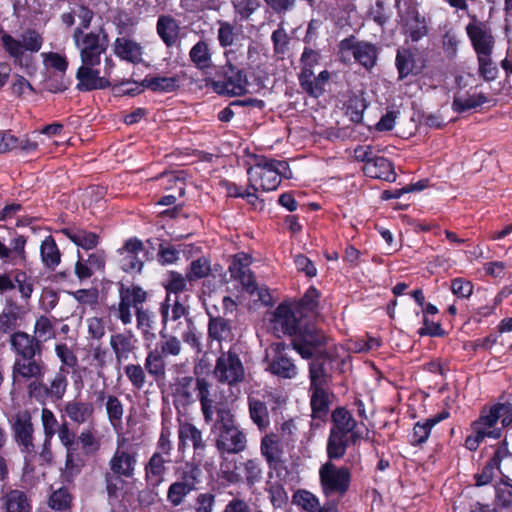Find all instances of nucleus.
Wrapping results in <instances>:
<instances>
[{"mask_svg":"<svg viewBox=\"0 0 512 512\" xmlns=\"http://www.w3.org/2000/svg\"><path fill=\"white\" fill-rule=\"evenodd\" d=\"M44 43V38L34 28L25 29L18 38L2 31L0 44L5 53L13 60L16 67L32 75L36 71L33 55L38 53Z\"/></svg>","mask_w":512,"mask_h":512,"instance_id":"obj_1","label":"nucleus"},{"mask_svg":"<svg viewBox=\"0 0 512 512\" xmlns=\"http://www.w3.org/2000/svg\"><path fill=\"white\" fill-rule=\"evenodd\" d=\"M501 419L503 426L512 423V406L508 403H500L484 411L478 420L472 424V434L466 437L465 446L470 451L478 449L480 443L486 438L498 439L501 429L496 425Z\"/></svg>","mask_w":512,"mask_h":512,"instance_id":"obj_2","label":"nucleus"},{"mask_svg":"<svg viewBox=\"0 0 512 512\" xmlns=\"http://www.w3.org/2000/svg\"><path fill=\"white\" fill-rule=\"evenodd\" d=\"M234 53L228 50L224 53L227 61L219 66L214 77L205 79L207 87L211 88L217 95L225 97L243 96L248 92V77L244 69L234 65L229 55Z\"/></svg>","mask_w":512,"mask_h":512,"instance_id":"obj_3","label":"nucleus"},{"mask_svg":"<svg viewBox=\"0 0 512 512\" xmlns=\"http://www.w3.org/2000/svg\"><path fill=\"white\" fill-rule=\"evenodd\" d=\"M216 448L222 453L238 454L247 446L246 434L235 424L232 413L222 412L219 421H215Z\"/></svg>","mask_w":512,"mask_h":512,"instance_id":"obj_4","label":"nucleus"},{"mask_svg":"<svg viewBox=\"0 0 512 512\" xmlns=\"http://www.w3.org/2000/svg\"><path fill=\"white\" fill-rule=\"evenodd\" d=\"M72 38L79 50L81 63L86 65H99L101 55L106 53L110 44L108 32L103 25L88 33L78 30L72 34Z\"/></svg>","mask_w":512,"mask_h":512,"instance_id":"obj_5","label":"nucleus"},{"mask_svg":"<svg viewBox=\"0 0 512 512\" xmlns=\"http://www.w3.org/2000/svg\"><path fill=\"white\" fill-rule=\"evenodd\" d=\"M254 164L247 169L249 187L254 191H274L280 185V177L274 164V158L254 155Z\"/></svg>","mask_w":512,"mask_h":512,"instance_id":"obj_6","label":"nucleus"},{"mask_svg":"<svg viewBox=\"0 0 512 512\" xmlns=\"http://www.w3.org/2000/svg\"><path fill=\"white\" fill-rule=\"evenodd\" d=\"M138 451L123 435H118L116 448L108 466L116 478H133L138 465Z\"/></svg>","mask_w":512,"mask_h":512,"instance_id":"obj_7","label":"nucleus"},{"mask_svg":"<svg viewBox=\"0 0 512 512\" xmlns=\"http://www.w3.org/2000/svg\"><path fill=\"white\" fill-rule=\"evenodd\" d=\"M119 302L111 307V312L123 325H129L133 321L132 309L135 314L137 310L143 309V303L147 299V293L136 285H121L118 290Z\"/></svg>","mask_w":512,"mask_h":512,"instance_id":"obj_8","label":"nucleus"},{"mask_svg":"<svg viewBox=\"0 0 512 512\" xmlns=\"http://www.w3.org/2000/svg\"><path fill=\"white\" fill-rule=\"evenodd\" d=\"M319 480L325 496L342 497L349 490L351 473L347 467H338L331 461H327L319 468Z\"/></svg>","mask_w":512,"mask_h":512,"instance_id":"obj_9","label":"nucleus"},{"mask_svg":"<svg viewBox=\"0 0 512 512\" xmlns=\"http://www.w3.org/2000/svg\"><path fill=\"white\" fill-rule=\"evenodd\" d=\"M338 49L343 61H345L344 55L351 53L355 62L368 71L372 70L377 64L379 48L372 42L358 40L354 35H349L340 40Z\"/></svg>","mask_w":512,"mask_h":512,"instance_id":"obj_10","label":"nucleus"},{"mask_svg":"<svg viewBox=\"0 0 512 512\" xmlns=\"http://www.w3.org/2000/svg\"><path fill=\"white\" fill-rule=\"evenodd\" d=\"M213 375L219 382L230 386L242 382L245 369L239 355L232 350L222 352L216 360Z\"/></svg>","mask_w":512,"mask_h":512,"instance_id":"obj_11","label":"nucleus"},{"mask_svg":"<svg viewBox=\"0 0 512 512\" xmlns=\"http://www.w3.org/2000/svg\"><path fill=\"white\" fill-rule=\"evenodd\" d=\"M253 262V258L246 253H238L233 257V261L229 266L231 276L239 280L243 288L250 294L258 292V297L262 302H267V292L263 289H258L256 280L250 266Z\"/></svg>","mask_w":512,"mask_h":512,"instance_id":"obj_12","label":"nucleus"},{"mask_svg":"<svg viewBox=\"0 0 512 512\" xmlns=\"http://www.w3.org/2000/svg\"><path fill=\"white\" fill-rule=\"evenodd\" d=\"M197 398L206 423L214 420V414H216L215 421H219L222 412L232 413L225 403L218 401L217 393L210 390V385L205 379H198Z\"/></svg>","mask_w":512,"mask_h":512,"instance_id":"obj_13","label":"nucleus"},{"mask_svg":"<svg viewBox=\"0 0 512 512\" xmlns=\"http://www.w3.org/2000/svg\"><path fill=\"white\" fill-rule=\"evenodd\" d=\"M395 66L398 72V80L401 81L422 74L425 68V60L422 59L417 48L401 47L396 52Z\"/></svg>","mask_w":512,"mask_h":512,"instance_id":"obj_14","label":"nucleus"},{"mask_svg":"<svg viewBox=\"0 0 512 512\" xmlns=\"http://www.w3.org/2000/svg\"><path fill=\"white\" fill-rule=\"evenodd\" d=\"M285 344L276 342L270 345L266 352L267 369L274 375L282 378H294L297 375V367L284 353Z\"/></svg>","mask_w":512,"mask_h":512,"instance_id":"obj_15","label":"nucleus"},{"mask_svg":"<svg viewBox=\"0 0 512 512\" xmlns=\"http://www.w3.org/2000/svg\"><path fill=\"white\" fill-rule=\"evenodd\" d=\"M160 314L163 330L170 326L174 332H180L182 326L186 324V319H190L188 308L180 302L178 296L172 298L170 295H166L165 301L160 307Z\"/></svg>","mask_w":512,"mask_h":512,"instance_id":"obj_16","label":"nucleus"},{"mask_svg":"<svg viewBox=\"0 0 512 512\" xmlns=\"http://www.w3.org/2000/svg\"><path fill=\"white\" fill-rule=\"evenodd\" d=\"M327 337L322 331L314 326H306L299 328L292 340L293 348L305 359H309L314 355L317 348L324 345Z\"/></svg>","mask_w":512,"mask_h":512,"instance_id":"obj_17","label":"nucleus"},{"mask_svg":"<svg viewBox=\"0 0 512 512\" xmlns=\"http://www.w3.org/2000/svg\"><path fill=\"white\" fill-rule=\"evenodd\" d=\"M399 16L403 33L407 35L412 42H418L428 34L425 17L420 14L415 5H408Z\"/></svg>","mask_w":512,"mask_h":512,"instance_id":"obj_18","label":"nucleus"},{"mask_svg":"<svg viewBox=\"0 0 512 512\" xmlns=\"http://www.w3.org/2000/svg\"><path fill=\"white\" fill-rule=\"evenodd\" d=\"M47 366L40 357L15 358L12 366L14 382L43 379Z\"/></svg>","mask_w":512,"mask_h":512,"instance_id":"obj_19","label":"nucleus"},{"mask_svg":"<svg viewBox=\"0 0 512 512\" xmlns=\"http://www.w3.org/2000/svg\"><path fill=\"white\" fill-rule=\"evenodd\" d=\"M96 65L81 64L76 71V89L79 92H90L104 90L111 86L108 77L100 76V70L95 69Z\"/></svg>","mask_w":512,"mask_h":512,"instance_id":"obj_20","label":"nucleus"},{"mask_svg":"<svg viewBox=\"0 0 512 512\" xmlns=\"http://www.w3.org/2000/svg\"><path fill=\"white\" fill-rule=\"evenodd\" d=\"M188 173L185 170L164 171L150 179L158 192L173 193L178 195L186 194Z\"/></svg>","mask_w":512,"mask_h":512,"instance_id":"obj_21","label":"nucleus"},{"mask_svg":"<svg viewBox=\"0 0 512 512\" xmlns=\"http://www.w3.org/2000/svg\"><path fill=\"white\" fill-rule=\"evenodd\" d=\"M466 33L477 57L493 52L495 40L484 22L469 23Z\"/></svg>","mask_w":512,"mask_h":512,"instance_id":"obj_22","label":"nucleus"},{"mask_svg":"<svg viewBox=\"0 0 512 512\" xmlns=\"http://www.w3.org/2000/svg\"><path fill=\"white\" fill-rule=\"evenodd\" d=\"M273 331L279 335H295L300 328L299 318L294 308L288 304H280L271 319Z\"/></svg>","mask_w":512,"mask_h":512,"instance_id":"obj_23","label":"nucleus"},{"mask_svg":"<svg viewBox=\"0 0 512 512\" xmlns=\"http://www.w3.org/2000/svg\"><path fill=\"white\" fill-rule=\"evenodd\" d=\"M332 426L330 432L343 436H348L351 443L355 444L361 437V432L358 430V424L353 418L352 414L345 408H337L333 411Z\"/></svg>","mask_w":512,"mask_h":512,"instance_id":"obj_24","label":"nucleus"},{"mask_svg":"<svg viewBox=\"0 0 512 512\" xmlns=\"http://www.w3.org/2000/svg\"><path fill=\"white\" fill-rule=\"evenodd\" d=\"M10 345L15 352V358L41 357L42 344L36 337L26 332H13L10 336Z\"/></svg>","mask_w":512,"mask_h":512,"instance_id":"obj_25","label":"nucleus"},{"mask_svg":"<svg viewBox=\"0 0 512 512\" xmlns=\"http://www.w3.org/2000/svg\"><path fill=\"white\" fill-rule=\"evenodd\" d=\"M143 248L141 240L130 238L122 248L118 249L120 255L119 264L123 271L130 273L141 272L143 262L139 259L138 253L143 251Z\"/></svg>","mask_w":512,"mask_h":512,"instance_id":"obj_26","label":"nucleus"},{"mask_svg":"<svg viewBox=\"0 0 512 512\" xmlns=\"http://www.w3.org/2000/svg\"><path fill=\"white\" fill-rule=\"evenodd\" d=\"M198 393V379L195 381L192 377L178 378L172 385V395L175 406L187 407L195 402Z\"/></svg>","mask_w":512,"mask_h":512,"instance_id":"obj_27","label":"nucleus"},{"mask_svg":"<svg viewBox=\"0 0 512 512\" xmlns=\"http://www.w3.org/2000/svg\"><path fill=\"white\" fill-rule=\"evenodd\" d=\"M13 428L16 441L20 446H22V451L26 453H32L34 451V429L31 422V417L27 411L20 412L16 415Z\"/></svg>","mask_w":512,"mask_h":512,"instance_id":"obj_28","label":"nucleus"},{"mask_svg":"<svg viewBox=\"0 0 512 512\" xmlns=\"http://www.w3.org/2000/svg\"><path fill=\"white\" fill-rule=\"evenodd\" d=\"M137 339L131 330L112 334L109 344L115 354L116 361L121 363L129 358L136 348Z\"/></svg>","mask_w":512,"mask_h":512,"instance_id":"obj_29","label":"nucleus"},{"mask_svg":"<svg viewBox=\"0 0 512 512\" xmlns=\"http://www.w3.org/2000/svg\"><path fill=\"white\" fill-rule=\"evenodd\" d=\"M63 411L73 423L81 425L93 418L95 408L91 402L72 399L64 404Z\"/></svg>","mask_w":512,"mask_h":512,"instance_id":"obj_30","label":"nucleus"},{"mask_svg":"<svg viewBox=\"0 0 512 512\" xmlns=\"http://www.w3.org/2000/svg\"><path fill=\"white\" fill-rule=\"evenodd\" d=\"M363 172L367 177L387 182H394L397 177L393 163L384 156H378L373 162L363 166Z\"/></svg>","mask_w":512,"mask_h":512,"instance_id":"obj_31","label":"nucleus"},{"mask_svg":"<svg viewBox=\"0 0 512 512\" xmlns=\"http://www.w3.org/2000/svg\"><path fill=\"white\" fill-rule=\"evenodd\" d=\"M179 445L184 446L187 442H191L194 448V458L201 462L202 454L206 444L202 438V432L191 423H182L179 427Z\"/></svg>","mask_w":512,"mask_h":512,"instance_id":"obj_32","label":"nucleus"},{"mask_svg":"<svg viewBox=\"0 0 512 512\" xmlns=\"http://www.w3.org/2000/svg\"><path fill=\"white\" fill-rule=\"evenodd\" d=\"M489 102V98L485 93L461 94L456 92L453 95L451 104L452 110L457 114H464L470 110H475L478 107Z\"/></svg>","mask_w":512,"mask_h":512,"instance_id":"obj_33","label":"nucleus"},{"mask_svg":"<svg viewBox=\"0 0 512 512\" xmlns=\"http://www.w3.org/2000/svg\"><path fill=\"white\" fill-rule=\"evenodd\" d=\"M114 53L121 60L133 64H138L142 61V47L137 42L126 37H118L115 39Z\"/></svg>","mask_w":512,"mask_h":512,"instance_id":"obj_34","label":"nucleus"},{"mask_svg":"<svg viewBox=\"0 0 512 512\" xmlns=\"http://www.w3.org/2000/svg\"><path fill=\"white\" fill-rule=\"evenodd\" d=\"M141 86L152 92L157 93H171L177 91L181 86V77L174 75L171 77L166 76H146L141 81Z\"/></svg>","mask_w":512,"mask_h":512,"instance_id":"obj_35","label":"nucleus"},{"mask_svg":"<svg viewBox=\"0 0 512 512\" xmlns=\"http://www.w3.org/2000/svg\"><path fill=\"white\" fill-rule=\"evenodd\" d=\"M189 58L194 66L204 73H207L213 67L212 52L205 40H199L192 46L189 51Z\"/></svg>","mask_w":512,"mask_h":512,"instance_id":"obj_36","label":"nucleus"},{"mask_svg":"<svg viewBox=\"0 0 512 512\" xmlns=\"http://www.w3.org/2000/svg\"><path fill=\"white\" fill-rule=\"evenodd\" d=\"M156 30L160 39L167 47H173L177 43L179 25L173 17L166 15L160 16L157 20Z\"/></svg>","mask_w":512,"mask_h":512,"instance_id":"obj_37","label":"nucleus"},{"mask_svg":"<svg viewBox=\"0 0 512 512\" xmlns=\"http://www.w3.org/2000/svg\"><path fill=\"white\" fill-rule=\"evenodd\" d=\"M330 79L328 70L321 71L317 76H308V78L299 79L301 89L310 97L319 98L325 91V85Z\"/></svg>","mask_w":512,"mask_h":512,"instance_id":"obj_38","label":"nucleus"},{"mask_svg":"<svg viewBox=\"0 0 512 512\" xmlns=\"http://www.w3.org/2000/svg\"><path fill=\"white\" fill-rule=\"evenodd\" d=\"M136 321L137 329L141 332L143 341L150 345L156 339V322L155 315L148 309L137 310Z\"/></svg>","mask_w":512,"mask_h":512,"instance_id":"obj_39","label":"nucleus"},{"mask_svg":"<svg viewBox=\"0 0 512 512\" xmlns=\"http://www.w3.org/2000/svg\"><path fill=\"white\" fill-rule=\"evenodd\" d=\"M3 507L7 512H30L31 503L24 491L11 490L2 497Z\"/></svg>","mask_w":512,"mask_h":512,"instance_id":"obj_40","label":"nucleus"},{"mask_svg":"<svg viewBox=\"0 0 512 512\" xmlns=\"http://www.w3.org/2000/svg\"><path fill=\"white\" fill-rule=\"evenodd\" d=\"M314 46H305L300 56V73L298 80L314 76L313 68L320 64L322 59L321 51L313 48Z\"/></svg>","mask_w":512,"mask_h":512,"instance_id":"obj_41","label":"nucleus"},{"mask_svg":"<svg viewBox=\"0 0 512 512\" xmlns=\"http://www.w3.org/2000/svg\"><path fill=\"white\" fill-rule=\"evenodd\" d=\"M208 336L218 342L231 340L233 337L232 322L223 317L210 316Z\"/></svg>","mask_w":512,"mask_h":512,"instance_id":"obj_42","label":"nucleus"},{"mask_svg":"<svg viewBox=\"0 0 512 512\" xmlns=\"http://www.w3.org/2000/svg\"><path fill=\"white\" fill-rule=\"evenodd\" d=\"M169 462L170 459L161 455V453H153L145 466L146 479L153 484H159L166 472L165 464Z\"/></svg>","mask_w":512,"mask_h":512,"instance_id":"obj_43","label":"nucleus"},{"mask_svg":"<svg viewBox=\"0 0 512 512\" xmlns=\"http://www.w3.org/2000/svg\"><path fill=\"white\" fill-rule=\"evenodd\" d=\"M248 408L251 420L260 430L269 425V413L266 404L260 399L249 396Z\"/></svg>","mask_w":512,"mask_h":512,"instance_id":"obj_44","label":"nucleus"},{"mask_svg":"<svg viewBox=\"0 0 512 512\" xmlns=\"http://www.w3.org/2000/svg\"><path fill=\"white\" fill-rule=\"evenodd\" d=\"M16 220V224H31L36 218L29 217L26 208L16 202L5 205L0 210V221Z\"/></svg>","mask_w":512,"mask_h":512,"instance_id":"obj_45","label":"nucleus"},{"mask_svg":"<svg viewBox=\"0 0 512 512\" xmlns=\"http://www.w3.org/2000/svg\"><path fill=\"white\" fill-rule=\"evenodd\" d=\"M144 368L156 380L164 378L166 374L165 357L157 349H151L146 355Z\"/></svg>","mask_w":512,"mask_h":512,"instance_id":"obj_46","label":"nucleus"},{"mask_svg":"<svg viewBox=\"0 0 512 512\" xmlns=\"http://www.w3.org/2000/svg\"><path fill=\"white\" fill-rule=\"evenodd\" d=\"M351 439L348 436L329 433L326 452L329 460H338L344 457Z\"/></svg>","mask_w":512,"mask_h":512,"instance_id":"obj_47","label":"nucleus"},{"mask_svg":"<svg viewBox=\"0 0 512 512\" xmlns=\"http://www.w3.org/2000/svg\"><path fill=\"white\" fill-rule=\"evenodd\" d=\"M310 389L326 388L331 381V376L325 369L320 359L313 360L309 365Z\"/></svg>","mask_w":512,"mask_h":512,"instance_id":"obj_48","label":"nucleus"},{"mask_svg":"<svg viewBox=\"0 0 512 512\" xmlns=\"http://www.w3.org/2000/svg\"><path fill=\"white\" fill-rule=\"evenodd\" d=\"M68 372L61 366L54 376L46 383L48 394L54 400H61L65 395L68 387Z\"/></svg>","mask_w":512,"mask_h":512,"instance_id":"obj_49","label":"nucleus"},{"mask_svg":"<svg viewBox=\"0 0 512 512\" xmlns=\"http://www.w3.org/2000/svg\"><path fill=\"white\" fill-rule=\"evenodd\" d=\"M260 449L269 464L276 463L280 460L282 454L281 442L275 434L263 437Z\"/></svg>","mask_w":512,"mask_h":512,"instance_id":"obj_50","label":"nucleus"},{"mask_svg":"<svg viewBox=\"0 0 512 512\" xmlns=\"http://www.w3.org/2000/svg\"><path fill=\"white\" fill-rule=\"evenodd\" d=\"M311 395V409L313 418H323L329 409V393L326 388L310 389Z\"/></svg>","mask_w":512,"mask_h":512,"instance_id":"obj_51","label":"nucleus"},{"mask_svg":"<svg viewBox=\"0 0 512 512\" xmlns=\"http://www.w3.org/2000/svg\"><path fill=\"white\" fill-rule=\"evenodd\" d=\"M106 412L111 426L115 429H121L124 406L122 402L114 395H108L106 400Z\"/></svg>","mask_w":512,"mask_h":512,"instance_id":"obj_52","label":"nucleus"},{"mask_svg":"<svg viewBox=\"0 0 512 512\" xmlns=\"http://www.w3.org/2000/svg\"><path fill=\"white\" fill-rule=\"evenodd\" d=\"M40 253L46 267L54 269L60 263V252L54 239L48 236L43 240Z\"/></svg>","mask_w":512,"mask_h":512,"instance_id":"obj_53","label":"nucleus"},{"mask_svg":"<svg viewBox=\"0 0 512 512\" xmlns=\"http://www.w3.org/2000/svg\"><path fill=\"white\" fill-rule=\"evenodd\" d=\"M244 478L249 488L260 483L263 479V469L260 460L247 459L241 464Z\"/></svg>","mask_w":512,"mask_h":512,"instance_id":"obj_54","label":"nucleus"},{"mask_svg":"<svg viewBox=\"0 0 512 512\" xmlns=\"http://www.w3.org/2000/svg\"><path fill=\"white\" fill-rule=\"evenodd\" d=\"M21 320L20 310L17 306H9L0 314V333L7 334L13 332Z\"/></svg>","mask_w":512,"mask_h":512,"instance_id":"obj_55","label":"nucleus"},{"mask_svg":"<svg viewBox=\"0 0 512 512\" xmlns=\"http://www.w3.org/2000/svg\"><path fill=\"white\" fill-rule=\"evenodd\" d=\"M368 104L362 96L353 95L351 96L346 105V115L349 116L353 123H361L363 120V114Z\"/></svg>","mask_w":512,"mask_h":512,"instance_id":"obj_56","label":"nucleus"},{"mask_svg":"<svg viewBox=\"0 0 512 512\" xmlns=\"http://www.w3.org/2000/svg\"><path fill=\"white\" fill-rule=\"evenodd\" d=\"M492 53L478 56V73L486 82H491L497 79L499 69L492 60Z\"/></svg>","mask_w":512,"mask_h":512,"instance_id":"obj_57","label":"nucleus"},{"mask_svg":"<svg viewBox=\"0 0 512 512\" xmlns=\"http://www.w3.org/2000/svg\"><path fill=\"white\" fill-rule=\"evenodd\" d=\"M66 233L72 242L85 250L93 249L98 244V235L94 232H89L86 230H78L72 232L67 229Z\"/></svg>","mask_w":512,"mask_h":512,"instance_id":"obj_58","label":"nucleus"},{"mask_svg":"<svg viewBox=\"0 0 512 512\" xmlns=\"http://www.w3.org/2000/svg\"><path fill=\"white\" fill-rule=\"evenodd\" d=\"M188 282L187 274L184 276L179 272L170 271L164 285L167 295L175 294L177 296V294L187 291Z\"/></svg>","mask_w":512,"mask_h":512,"instance_id":"obj_59","label":"nucleus"},{"mask_svg":"<svg viewBox=\"0 0 512 512\" xmlns=\"http://www.w3.org/2000/svg\"><path fill=\"white\" fill-rule=\"evenodd\" d=\"M78 442L86 455H93L100 449V441L93 428L83 429L78 436Z\"/></svg>","mask_w":512,"mask_h":512,"instance_id":"obj_60","label":"nucleus"},{"mask_svg":"<svg viewBox=\"0 0 512 512\" xmlns=\"http://www.w3.org/2000/svg\"><path fill=\"white\" fill-rule=\"evenodd\" d=\"M210 270V261L205 257L198 258L193 260L187 268V279L189 283H191L193 281L205 278L209 275Z\"/></svg>","mask_w":512,"mask_h":512,"instance_id":"obj_61","label":"nucleus"},{"mask_svg":"<svg viewBox=\"0 0 512 512\" xmlns=\"http://www.w3.org/2000/svg\"><path fill=\"white\" fill-rule=\"evenodd\" d=\"M265 490L274 508H282L287 504L288 494L280 482H268Z\"/></svg>","mask_w":512,"mask_h":512,"instance_id":"obj_62","label":"nucleus"},{"mask_svg":"<svg viewBox=\"0 0 512 512\" xmlns=\"http://www.w3.org/2000/svg\"><path fill=\"white\" fill-rule=\"evenodd\" d=\"M162 340L159 343V353L164 357L167 356H179L182 351L181 341L173 335H166L164 330L160 332Z\"/></svg>","mask_w":512,"mask_h":512,"instance_id":"obj_63","label":"nucleus"},{"mask_svg":"<svg viewBox=\"0 0 512 512\" xmlns=\"http://www.w3.org/2000/svg\"><path fill=\"white\" fill-rule=\"evenodd\" d=\"M293 502L307 512L319 510V499L307 490H298L293 495Z\"/></svg>","mask_w":512,"mask_h":512,"instance_id":"obj_64","label":"nucleus"}]
</instances>
